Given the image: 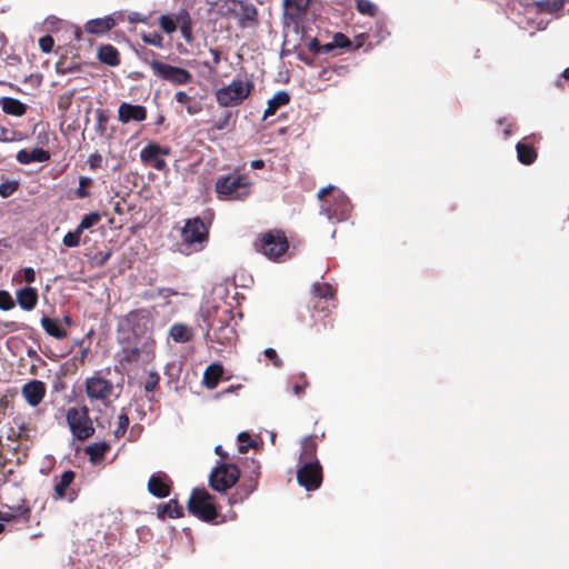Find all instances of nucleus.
<instances>
[{
    "label": "nucleus",
    "instance_id": "nucleus-54",
    "mask_svg": "<svg viewBox=\"0 0 569 569\" xmlns=\"http://www.w3.org/2000/svg\"><path fill=\"white\" fill-rule=\"evenodd\" d=\"M159 24L161 29L168 34L177 30L176 19L171 18L170 16H161L159 18Z\"/></svg>",
    "mask_w": 569,
    "mask_h": 569
},
{
    "label": "nucleus",
    "instance_id": "nucleus-38",
    "mask_svg": "<svg viewBox=\"0 0 569 569\" xmlns=\"http://www.w3.org/2000/svg\"><path fill=\"white\" fill-rule=\"evenodd\" d=\"M174 99L178 103L186 106V110L190 116L201 111V106L198 102H193L192 98L184 91H177Z\"/></svg>",
    "mask_w": 569,
    "mask_h": 569
},
{
    "label": "nucleus",
    "instance_id": "nucleus-33",
    "mask_svg": "<svg viewBox=\"0 0 569 569\" xmlns=\"http://www.w3.org/2000/svg\"><path fill=\"white\" fill-rule=\"evenodd\" d=\"M98 58L102 63L116 67L120 63L119 51L112 44H102L98 51Z\"/></svg>",
    "mask_w": 569,
    "mask_h": 569
},
{
    "label": "nucleus",
    "instance_id": "nucleus-55",
    "mask_svg": "<svg viewBox=\"0 0 569 569\" xmlns=\"http://www.w3.org/2000/svg\"><path fill=\"white\" fill-rule=\"evenodd\" d=\"M160 377L157 372H149L144 381L143 388L146 392H152L158 387Z\"/></svg>",
    "mask_w": 569,
    "mask_h": 569
},
{
    "label": "nucleus",
    "instance_id": "nucleus-64",
    "mask_svg": "<svg viewBox=\"0 0 569 569\" xmlns=\"http://www.w3.org/2000/svg\"><path fill=\"white\" fill-rule=\"evenodd\" d=\"M308 50L313 54H321V43L317 38L311 39L308 44Z\"/></svg>",
    "mask_w": 569,
    "mask_h": 569
},
{
    "label": "nucleus",
    "instance_id": "nucleus-42",
    "mask_svg": "<svg viewBox=\"0 0 569 569\" xmlns=\"http://www.w3.org/2000/svg\"><path fill=\"white\" fill-rule=\"evenodd\" d=\"M101 220V214L97 211L90 212L82 217L80 223L78 224V232H83L84 230L96 226Z\"/></svg>",
    "mask_w": 569,
    "mask_h": 569
},
{
    "label": "nucleus",
    "instance_id": "nucleus-32",
    "mask_svg": "<svg viewBox=\"0 0 569 569\" xmlns=\"http://www.w3.org/2000/svg\"><path fill=\"white\" fill-rule=\"evenodd\" d=\"M290 102V96L287 91H278L269 101L263 113V119L273 116L280 107Z\"/></svg>",
    "mask_w": 569,
    "mask_h": 569
},
{
    "label": "nucleus",
    "instance_id": "nucleus-16",
    "mask_svg": "<svg viewBox=\"0 0 569 569\" xmlns=\"http://www.w3.org/2000/svg\"><path fill=\"white\" fill-rule=\"evenodd\" d=\"M47 393L46 383L41 380H30L21 388V395L30 407L42 402Z\"/></svg>",
    "mask_w": 569,
    "mask_h": 569
},
{
    "label": "nucleus",
    "instance_id": "nucleus-11",
    "mask_svg": "<svg viewBox=\"0 0 569 569\" xmlns=\"http://www.w3.org/2000/svg\"><path fill=\"white\" fill-rule=\"evenodd\" d=\"M240 478V470L234 463H221L216 467L210 477V487L219 492H224L237 483Z\"/></svg>",
    "mask_w": 569,
    "mask_h": 569
},
{
    "label": "nucleus",
    "instance_id": "nucleus-60",
    "mask_svg": "<svg viewBox=\"0 0 569 569\" xmlns=\"http://www.w3.org/2000/svg\"><path fill=\"white\" fill-rule=\"evenodd\" d=\"M54 40L51 36L46 34L39 39V47L43 53H50L53 49Z\"/></svg>",
    "mask_w": 569,
    "mask_h": 569
},
{
    "label": "nucleus",
    "instance_id": "nucleus-5",
    "mask_svg": "<svg viewBox=\"0 0 569 569\" xmlns=\"http://www.w3.org/2000/svg\"><path fill=\"white\" fill-rule=\"evenodd\" d=\"M258 252L273 261H279L289 249V241L282 230L273 229L263 232L254 242Z\"/></svg>",
    "mask_w": 569,
    "mask_h": 569
},
{
    "label": "nucleus",
    "instance_id": "nucleus-23",
    "mask_svg": "<svg viewBox=\"0 0 569 569\" xmlns=\"http://www.w3.org/2000/svg\"><path fill=\"white\" fill-rule=\"evenodd\" d=\"M30 517V508L24 503L14 507H8V510H0V521L17 522L19 520H28Z\"/></svg>",
    "mask_w": 569,
    "mask_h": 569
},
{
    "label": "nucleus",
    "instance_id": "nucleus-2",
    "mask_svg": "<svg viewBox=\"0 0 569 569\" xmlns=\"http://www.w3.org/2000/svg\"><path fill=\"white\" fill-rule=\"evenodd\" d=\"M251 186L246 174L228 173L216 180L214 191L221 200L243 201L250 196Z\"/></svg>",
    "mask_w": 569,
    "mask_h": 569
},
{
    "label": "nucleus",
    "instance_id": "nucleus-36",
    "mask_svg": "<svg viewBox=\"0 0 569 569\" xmlns=\"http://www.w3.org/2000/svg\"><path fill=\"white\" fill-rule=\"evenodd\" d=\"M170 337L173 341L183 343L192 339V329L184 323H174L169 331Z\"/></svg>",
    "mask_w": 569,
    "mask_h": 569
},
{
    "label": "nucleus",
    "instance_id": "nucleus-46",
    "mask_svg": "<svg viewBox=\"0 0 569 569\" xmlns=\"http://www.w3.org/2000/svg\"><path fill=\"white\" fill-rule=\"evenodd\" d=\"M357 10L365 16L375 17L377 14V6L370 0H357Z\"/></svg>",
    "mask_w": 569,
    "mask_h": 569
},
{
    "label": "nucleus",
    "instance_id": "nucleus-43",
    "mask_svg": "<svg viewBox=\"0 0 569 569\" xmlns=\"http://www.w3.org/2000/svg\"><path fill=\"white\" fill-rule=\"evenodd\" d=\"M93 181L89 177L81 176L79 178V187L76 189L74 194L78 199H84L90 197L89 188L92 186Z\"/></svg>",
    "mask_w": 569,
    "mask_h": 569
},
{
    "label": "nucleus",
    "instance_id": "nucleus-53",
    "mask_svg": "<svg viewBox=\"0 0 569 569\" xmlns=\"http://www.w3.org/2000/svg\"><path fill=\"white\" fill-rule=\"evenodd\" d=\"M232 118V113L230 111H226L211 127L212 131H221L228 129L230 127V120Z\"/></svg>",
    "mask_w": 569,
    "mask_h": 569
},
{
    "label": "nucleus",
    "instance_id": "nucleus-7",
    "mask_svg": "<svg viewBox=\"0 0 569 569\" xmlns=\"http://www.w3.org/2000/svg\"><path fill=\"white\" fill-rule=\"evenodd\" d=\"M156 340L152 336H147L139 340L134 346H126L119 355V362L124 365L149 363L154 359Z\"/></svg>",
    "mask_w": 569,
    "mask_h": 569
},
{
    "label": "nucleus",
    "instance_id": "nucleus-1",
    "mask_svg": "<svg viewBox=\"0 0 569 569\" xmlns=\"http://www.w3.org/2000/svg\"><path fill=\"white\" fill-rule=\"evenodd\" d=\"M110 368L97 370L92 376L86 378L83 386L87 397L91 402L101 401L107 403L111 398L120 397L122 385L114 383L110 378Z\"/></svg>",
    "mask_w": 569,
    "mask_h": 569
},
{
    "label": "nucleus",
    "instance_id": "nucleus-50",
    "mask_svg": "<svg viewBox=\"0 0 569 569\" xmlns=\"http://www.w3.org/2000/svg\"><path fill=\"white\" fill-rule=\"evenodd\" d=\"M129 423H130V420H129L128 415L126 412H121L118 417V426L113 432L114 437L118 439L122 438L127 432Z\"/></svg>",
    "mask_w": 569,
    "mask_h": 569
},
{
    "label": "nucleus",
    "instance_id": "nucleus-31",
    "mask_svg": "<svg viewBox=\"0 0 569 569\" xmlns=\"http://www.w3.org/2000/svg\"><path fill=\"white\" fill-rule=\"evenodd\" d=\"M177 28L180 29L181 36L186 39L187 42L192 40V19L190 13L182 9L176 16Z\"/></svg>",
    "mask_w": 569,
    "mask_h": 569
},
{
    "label": "nucleus",
    "instance_id": "nucleus-56",
    "mask_svg": "<svg viewBox=\"0 0 569 569\" xmlns=\"http://www.w3.org/2000/svg\"><path fill=\"white\" fill-rule=\"evenodd\" d=\"M244 473L260 478V475H261L260 462L256 459L248 460L244 465Z\"/></svg>",
    "mask_w": 569,
    "mask_h": 569
},
{
    "label": "nucleus",
    "instance_id": "nucleus-57",
    "mask_svg": "<svg viewBox=\"0 0 569 569\" xmlns=\"http://www.w3.org/2000/svg\"><path fill=\"white\" fill-rule=\"evenodd\" d=\"M332 43L337 49H348L352 46L350 39L341 32L333 36Z\"/></svg>",
    "mask_w": 569,
    "mask_h": 569
},
{
    "label": "nucleus",
    "instance_id": "nucleus-62",
    "mask_svg": "<svg viewBox=\"0 0 569 569\" xmlns=\"http://www.w3.org/2000/svg\"><path fill=\"white\" fill-rule=\"evenodd\" d=\"M19 448H20L19 445H16L13 447L9 446V450L12 452L13 456H16V463L17 465L23 463L26 461L27 457H28L27 452H22L20 455Z\"/></svg>",
    "mask_w": 569,
    "mask_h": 569
},
{
    "label": "nucleus",
    "instance_id": "nucleus-39",
    "mask_svg": "<svg viewBox=\"0 0 569 569\" xmlns=\"http://www.w3.org/2000/svg\"><path fill=\"white\" fill-rule=\"evenodd\" d=\"M301 459H306L308 461L315 460V456L317 452L316 436L305 437L301 442Z\"/></svg>",
    "mask_w": 569,
    "mask_h": 569
},
{
    "label": "nucleus",
    "instance_id": "nucleus-15",
    "mask_svg": "<svg viewBox=\"0 0 569 569\" xmlns=\"http://www.w3.org/2000/svg\"><path fill=\"white\" fill-rule=\"evenodd\" d=\"M170 149L161 147L157 142H149L141 151L140 159L143 163L152 166L156 170L162 171L167 168L163 156H169Z\"/></svg>",
    "mask_w": 569,
    "mask_h": 569
},
{
    "label": "nucleus",
    "instance_id": "nucleus-58",
    "mask_svg": "<svg viewBox=\"0 0 569 569\" xmlns=\"http://www.w3.org/2000/svg\"><path fill=\"white\" fill-rule=\"evenodd\" d=\"M14 307V300L11 295L6 290H0V309L10 310Z\"/></svg>",
    "mask_w": 569,
    "mask_h": 569
},
{
    "label": "nucleus",
    "instance_id": "nucleus-49",
    "mask_svg": "<svg viewBox=\"0 0 569 569\" xmlns=\"http://www.w3.org/2000/svg\"><path fill=\"white\" fill-rule=\"evenodd\" d=\"M82 232H78V228L74 231H69L64 234L62 243L68 248H76L80 244Z\"/></svg>",
    "mask_w": 569,
    "mask_h": 569
},
{
    "label": "nucleus",
    "instance_id": "nucleus-24",
    "mask_svg": "<svg viewBox=\"0 0 569 569\" xmlns=\"http://www.w3.org/2000/svg\"><path fill=\"white\" fill-rule=\"evenodd\" d=\"M40 322L47 335L58 340H63L68 337V331L59 319L43 316Z\"/></svg>",
    "mask_w": 569,
    "mask_h": 569
},
{
    "label": "nucleus",
    "instance_id": "nucleus-28",
    "mask_svg": "<svg viewBox=\"0 0 569 569\" xmlns=\"http://www.w3.org/2000/svg\"><path fill=\"white\" fill-rule=\"evenodd\" d=\"M157 516L162 520L166 518H181L183 517V508L177 499H171L167 503L158 506Z\"/></svg>",
    "mask_w": 569,
    "mask_h": 569
},
{
    "label": "nucleus",
    "instance_id": "nucleus-35",
    "mask_svg": "<svg viewBox=\"0 0 569 569\" xmlns=\"http://www.w3.org/2000/svg\"><path fill=\"white\" fill-rule=\"evenodd\" d=\"M211 11L220 16H229L236 11V0H206Z\"/></svg>",
    "mask_w": 569,
    "mask_h": 569
},
{
    "label": "nucleus",
    "instance_id": "nucleus-40",
    "mask_svg": "<svg viewBox=\"0 0 569 569\" xmlns=\"http://www.w3.org/2000/svg\"><path fill=\"white\" fill-rule=\"evenodd\" d=\"M110 449L106 442L92 443L87 447L86 452L89 455L92 462H98L104 458V455Z\"/></svg>",
    "mask_w": 569,
    "mask_h": 569
},
{
    "label": "nucleus",
    "instance_id": "nucleus-14",
    "mask_svg": "<svg viewBox=\"0 0 569 569\" xmlns=\"http://www.w3.org/2000/svg\"><path fill=\"white\" fill-rule=\"evenodd\" d=\"M297 480L306 490H317L322 483V467L319 461H305L297 471Z\"/></svg>",
    "mask_w": 569,
    "mask_h": 569
},
{
    "label": "nucleus",
    "instance_id": "nucleus-44",
    "mask_svg": "<svg viewBox=\"0 0 569 569\" xmlns=\"http://www.w3.org/2000/svg\"><path fill=\"white\" fill-rule=\"evenodd\" d=\"M237 4L241 7L239 14L241 21H254L257 19L258 12L253 4H247L243 1H237Z\"/></svg>",
    "mask_w": 569,
    "mask_h": 569
},
{
    "label": "nucleus",
    "instance_id": "nucleus-48",
    "mask_svg": "<svg viewBox=\"0 0 569 569\" xmlns=\"http://www.w3.org/2000/svg\"><path fill=\"white\" fill-rule=\"evenodd\" d=\"M19 139H20V132H18L17 130H14L10 127L0 124V141L1 142H12V141H17Z\"/></svg>",
    "mask_w": 569,
    "mask_h": 569
},
{
    "label": "nucleus",
    "instance_id": "nucleus-10",
    "mask_svg": "<svg viewBox=\"0 0 569 569\" xmlns=\"http://www.w3.org/2000/svg\"><path fill=\"white\" fill-rule=\"evenodd\" d=\"M252 88L251 81L234 79L229 86L218 89L216 98L220 106H237L249 97Z\"/></svg>",
    "mask_w": 569,
    "mask_h": 569
},
{
    "label": "nucleus",
    "instance_id": "nucleus-59",
    "mask_svg": "<svg viewBox=\"0 0 569 569\" xmlns=\"http://www.w3.org/2000/svg\"><path fill=\"white\" fill-rule=\"evenodd\" d=\"M19 183L17 181H6L0 184V196L8 198L18 189Z\"/></svg>",
    "mask_w": 569,
    "mask_h": 569
},
{
    "label": "nucleus",
    "instance_id": "nucleus-47",
    "mask_svg": "<svg viewBox=\"0 0 569 569\" xmlns=\"http://www.w3.org/2000/svg\"><path fill=\"white\" fill-rule=\"evenodd\" d=\"M237 438H238V441L240 442V445H239L240 453H246L249 448L257 447V442L254 440H252L250 435L246 431L240 432Z\"/></svg>",
    "mask_w": 569,
    "mask_h": 569
},
{
    "label": "nucleus",
    "instance_id": "nucleus-52",
    "mask_svg": "<svg viewBox=\"0 0 569 569\" xmlns=\"http://www.w3.org/2000/svg\"><path fill=\"white\" fill-rule=\"evenodd\" d=\"M142 41L144 43H148V44H151V46H154L158 48H162V46H163V37L157 31H152L149 33H142Z\"/></svg>",
    "mask_w": 569,
    "mask_h": 569
},
{
    "label": "nucleus",
    "instance_id": "nucleus-30",
    "mask_svg": "<svg viewBox=\"0 0 569 569\" xmlns=\"http://www.w3.org/2000/svg\"><path fill=\"white\" fill-rule=\"evenodd\" d=\"M223 375V368L220 363H212L207 367L203 373V385L208 389L217 388Z\"/></svg>",
    "mask_w": 569,
    "mask_h": 569
},
{
    "label": "nucleus",
    "instance_id": "nucleus-12",
    "mask_svg": "<svg viewBox=\"0 0 569 569\" xmlns=\"http://www.w3.org/2000/svg\"><path fill=\"white\" fill-rule=\"evenodd\" d=\"M122 325L127 326L137 339L143 340L151 336L153 319L148 309H136L123 318Z\"/></svg>",
    "mask_w": 569,
    "mask_h": 569
},
{
    "label": "nucleus",
    "instance_id": "nucleus-9",
    "mask_svg": "<svg viewBox=\"0 0 569 569\" xmlns=\"http://www.w3.org/2000/svg\"><path fill=\"white\" fill-rule=\"evenodd\" d=\"M66 419L71 433L78 440H86L94 433L92 420L89 415V408L87 406L69 408Z\"/></svg>",
    "mask_w": 569,
    "mask_h": 569
},
{
    "label": "nucleus",
    "instance_id": "nucleus-6",
    "mask_svg": "<svg viewBox=\"0 0 569 569\" xmlns=\"http://www.w3.org/2000/svg\"><path fill=\"white\" fill-rule=\"evenodd\" d=\"M213 501L214 497L204 488H194L187 502L188 512L202 521L211 522L218 517Z\"/></svg>",
    "mask_w": 569,
    "mask_h": 569
},
{
    "label": "nucleus",
    "instance_id": "nucleus-25",
    "mask_svg": "<svg viewBox=\"0 0 569 569\" xmlns=\"http://www.w3.org/2000/svg\"><path fill=\"white\" fill-rule=\"evenodd\" d=\"M312 0H283L286 14L292 19L298 20L306 16Z\"/></svg>",
    "mask_w": 569,
    "mask_h": 569
},
{
    "label": "nucleus",
    "instance_id": "nucleus-19",
    "mask_svg": "<svg viewBox=\"0 0 569 569\" xmlns=\"http://www.w3.org/2000/svg\"><path fill=\"white\" fill-rule=\"evenodd\" d=\"M146 119L147 109L144 106L122 102L118 108V120L121 123H128L130 121L141 122Z\"/></svg>",
    "mask_w": 569,
    "mask_h": 569
},
{
    "label": "nucleus",
    "instance_id": "nucleus-22",
    "mask_svg": "<svg viewBox=\"0 0 569 569\" xmlns=\"http://www.w3.org/2000/svg\"><path fill=\"white\" fill-rule=\"evenodd\" d=\"M258 481L259 478H257L256 476H249L247 473H243L242 481L237 491L232 495L231 501L238 502L248 498L257 489Z\"/></svg>",
    "mask_w": 569,
    "mask_h": 569
},
{
    "label": "nucleus",
    "instance_id": "nucleus-37",
    "mask_svg": "<svg viewBox=\"0 0 569 569\" xmlns=\"http://www.w3.org/2000/svg\"><path fill=\"white\" fill-rule=\"evenodd\" d=\"M535 7L538 12L553 14L563 9L565 0H537Z\"/></svg>",
    "mask_w": 569,
    "mask_h": 569
},
{
    "label": "nucleus",
    "instance_id": "nucleus-8",
    "mask_svg": "<svg viewBox=\"0 0 569 569\" xmlns=\"http://www.w3.org/2000/svg\"><path fill=\"white\" fill-rule=\"evenodd\" d=\"M210 222H204L200 217L187 219L181 229L182 243L188 248L201 250L209 239Z\"/></svg>",
    "mask_w": 569,
    "mask_h": 569
},
{
    "label": "nucleus",
    "instance_id": "nucleus-61",
    "mask_svg": "<svg viewBox=\"0 0 569 569\" xmlns=\"http://www.w3.org/2000/svg\"><path fill=\"white\" fill-rule=\"evenodd\" d=\"M102 161H103L102 156L98 152H94L89 156L87 162L91 170H97L102 167Z\"/></svg>",
    "mask_w": 569,
    "mask_h": 569
},
{
    "label": "nucleus",
    "instance_id": "nucleus-13",
    "mask_svg": "<svg viewBox=\"0 0 569 569\" xmlns=\"http://www.w3.org/2000/svg\"><path fill=\"white\" fill-rule=\"evenodd\" d=\"M151 70L156 77L173 86L188 84L193 79L188 70L161 62L157 59L151 60Z\"/></svg>",
    "mask_w": 569,
    "mask_h": 569
},
{
    "label": "nucleus",
    "instance_id": "nucleus-4",
    "mask_svg": "<svg viewBox=\"0 0 569 569\" xmlns=\"http://www.w3.org/2000/svg\"><path fill=\"white\" fill-rule=\"evenodd\" d=\"M232 312L228 308H216L210 315V321L206 335L212 332V341L219 345H230L237 339V331L230 323Z\"/></svg>",
    "mask_w": 569,
    "mask_h": 569
},
{
    "label": "nucleus",
    "instance_id": "nucleus-41",
    "mask_svg": "<svg viewBox=\"0 0 569 569\" xmlns=\"http://www.w3.org/2000/svg\"><path fill=\"white\" fill-rule=\"evenodd\" d=\"M76 96V90H68L61 93L58 98V109L59 111L64 114L71 107L73 98Z\"/></svg>",
    "mask_w": 569,
    "mask_h": 569
},
{
    "label": "nucleus",
    "instance_id": "nucleus-29",
    "mask_svg": "<svg viewBox=\"0 0 569 569\" xmlns=\"http://www.w3.org/2000/svg\"><path fill=\"white\" fill-rule=\"evenodd\" d=\"M17 301L24 310H32L38 302V292L32 287H24L17 292Z\"/></svg>",
    "mask_w": 569,
    "mask_h": 569
},
{
    "label": "nucleus",
    "instance_id": "nucleus-20",
    "mask_svg": "<svg viewBox=\"0 0 569 569\" xmlns=\"http://www.w3.org/2000/svg\"><path fill=\"white\" fill-rule=\"evenodd\" d=\"M76 473L72 470H66L60 476L59 481L54 485V499H68L72 501L74 499V491L68 492V488L73 482Z\"/></svg>",
    "mask_w": 569,
    "mask_h": 569
},
{
    "label": "nucleus",
    "instance_id": "nucleus-18",
    "mask_svg": "<svg viewBox=\"0 0 569 569\" xmlns=\"http://www.w3.org/2000/svg\"><path fill=\"white\" fill-rule=\"evenodd\" d=\"M529 139H532L533 141H539L541 139V136L531 134L530 137L523 138L516 144L517 159L520 163L525 166L532 164L538 158L537 149L535 148L532 142L528 141Z\"/></svg>",
    "mask_w": 569,
    "mask_h": 569
},
{
    "label": "nucleus",
    "instance_id": "nucleus-51",
    "mask_svg": "<svg viewBox=\"0 0 569 569\" xmlns=\"http://www.w3.org/2000/svg\"><path fill=\"white\" fill-rule=\"evenodd\" d=\"M96 118H97V132L100 134H103L107 130V124L109 122V116L106 110L98 109L96 111Z\"/></svg>",
    "mask_w": 569,
    "mask_h": 569
},
{
    "label": "nucleus",
    "instance_id": "nucleus-21",
    "mask_svg": "<svg viewBox=\"0 0 569 569\" xmlns=\"http://www.w3.org/2000/svg\"><path fill=\"white\" fill-rule=\"evenodd\" d=\"M50 152L42 148L21 149L18 151L16 159L21 164H29L31 162H46L50 160Z\"/></svg>",
    "mask_w": 569,
    "mask_h": 569
},
{
    "label": "nucleus",
    "instance_id": "nucleus-27",
    "mask_svg": "<svg viewBox=\"0 0 569 569\" xmlns=\"http://www.w3.org/2000/svg\"><path fill=\"white\" fill-rule=\"evenodd\" d=\"M116 26V21L111 17L98 18L89 20L84 30L91 34H102L111 30Z\"/></svg>",
    "mask_w": 569,
    "mask_h": 569
},
{
    "label": "nucleus",
    "instance_id": "nucleus-3",
    "mask_svg": "<svg viewBox=\"0 0 569 569\" xmlns=\"http://www.w3.org/2000/svg\"><path fill=\"white\" fill-rule=\"evenodd\" d=\"M318 199L321 201V213L328 219L337 221L348 219L351 210L350 201L345 193L336 190L333 186L320 189Z\"/></svg>",
    "mask_w": 569,
    "mask_h": 569
},
{
    "label": "nucleus",
    "instance_id": "nucleus-34",
    "mask_svg": "<svg viewBox=\"0 0 569 569\" xmlns=\"http://www.w3.org/2000/svg\"><path fill=\"white\" fill-rule=\"evenodd\" d=\"M311 292L313 298L318 299V301L313 303L315 309L318 308L320 300L328 302V300L335 297V289L329 283L316 282L312 286Z\"/></svg>",
    "mask_w": 569,
    "mask_h": 569
},
{
    "label": "nucleus",
    "instance_id": "nucleus-26",
    "mask_svg": "<svg viewBox=\"0 0 569 569\" xmlns=\"http://www.w3.org/2000/svg\"><path fill=\"white\" fill-rule=\"evenodd\" d=\"M0 107L6 114L22 117L27 112V104L11 97L0 98Z\"/></svg>",
    "mask_w": 569,
    "mask_h": 569
},
{
    "label": "nucleus",
    "instance_id": "nucleus-63",
    "mask_svg": "<svg viewBox=\"0 0 569 569\" xmlns=\"http://www.w3.org/2000/svg\"><path fill=\"white\" fill-rule=\"evenodd\" d=\"M263 353H264V356H266L269 360H271V361L273 362V365H274L276 367H278V368H279V367H281L282 362H281L280 358L278 357V355H277V352H276V350H274V349H272V348H268V349H266V350H264V352H263Z\"/></svg>",
    "mask_w": 569,
    "mask_h": 569
},
{
    "label": "nucleus",
    "instance_id": "nucleus-45",
    "mask_svg": "<svg viewBox=\"0 0 569 569\" xmlns=\"http://www.w3.org/2000/svg\"><path fill=\"white\" fill-rule=\"evenodd\" d=\"M16 426L18 427V431L11 428L10 433L8 435V439L14 438V440H21L28 438L29 426L24 421L14 420Z\"/></svg>",
    "mask_w": 569,
    "mask_h": 569
},
{
    "label": "nucleus",
    "instance_id": "nucleus-17",
    "mask_svg": "<svg viewBox=\"0 0 569 569\" xmlns=\"http://www.w3.org/2000/svg\"><path fill=\"white\" fill-rule=\"evenodd\" d=\"M172 480L162 471H158L149 478L148 491L157 498H167L170 496Z\"/></svg>",
    "mask_w": 569,
    "mask_h": 569
}]
</instances>
